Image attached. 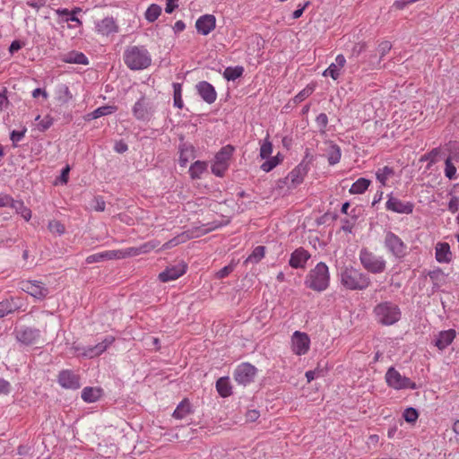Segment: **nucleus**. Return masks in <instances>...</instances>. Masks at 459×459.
Returning <instances> with one entry per match:
<instances>
[{
    "mask_svg": "<svg viewBox=\"0 0 459 459\" xmlns=\"http://www.w3.org/2000/svg\"><path fill=\"white\" fill-rule=\"evenodd\" d=\"M341 284L350 290H363L371 284L370 278L360 270L346 266L340 273Z\"/></svg>",
    "mask_w": 459,
    "mask_h": 459,
    "instance_id": "obj_1",
    "label": "nucleus"
},
{
    "mask_svg": "<svg viewBox=\"0 0 459 459\" xmlns=\"http://www.w3.org/2000/svg\"><path fill=\"white\" fill-rule=\"evenodd\" d=\"M123 59L131 70H143L152 64L149 51L143 46H130L125 50Z\"/></svg>",
    "mask_w": 459,
    "mask_h": 459,
    "instance_id": "obj_2",
    "label": "nucleus"
},
{
    "mask_svg": "<svg viewBox=\"0 0 459 459\" xmlns=\"http://www.w3.org/2000/svg\"><path fill=\"white\" fill-rule=\"evenodd\" d=\"M330 283V273L328 266L323 263H318L313 269H311L305 279V285L315 290L324 291Z\"/></svg>",
    "mask_w": 459,
    "mask_h": 459,
    "instance_id": "obj_3",
    "label": "nucleus"
},
{
    "mask_svg": "<svg viewBox=\"0 0 459 459\" xmlns=\"http://www.w3.org/2000/svg\"><path fill=\"white\" fill-rule=\"evenodd\" d=\"M373 314L376 321L382 325H392L401 318L399 307L391 301H382L376 305Z\"/></svg>",
    "mask_w": 459,
    "mask_h": 459,
    "instance_id": "obj_4",
    "label": "nucleus"
},
{
    "mask_svg": "<svg viewBox=\"0 0 459 459\" xmlns=\"http://www.w3.org/2000/svg\"><path fill=\"white\" fill-rule=\"evenodd\" d=\"M221 225H222L221 223L212 221V222H208V223L203 224L201 227H195V228L192 229L191 230L183 232L182 234L169 240L162 246V248L163 249L170 248V247H176L181 243H184L190 238H199L201 236H204V235L220 228Z\"/></svg>",
    "mask_w": 459,
    "mask_h": 459,
    "instance_id": "obj_5",
    "label": "nucleus"
},
{
    "mask_svg": "<svg viewBox=\"0 0 459 459\" xmlns=\"http://www.w3.org/2000/svg\"><path fill=\"white\" fill-rule=\"evenodd\" d=\"M359 256L363 268L368 273L379 274L384 273L386 269L385 259L368 248H362Z\"/></svg>",
    "mask_w": 459,
    "mask_h": 459,
    "instance_id": "obj_6",
    "label": "nucleus"
},
{
    "mask_svg": "<svg viewBox=\"0 0 459 459\" xmlns=\"http://www.w3.org/2000/svg\"><path fill=\"white\" fill-rule=\"evenodd\" d=\"M385 380L386 385L394 390H415L418 388L415 382L411 380L409 377L403 376L394 367H391L387 369L385 375Z\"/></svg>",
    "mask_w": 459,
    "mask_h": 459,
    "instance_id": "obj_7",
    "label": "nucleus"
},
{
    "mask_svg": "<svg viewBox=\"0 0 459 459\" xmlns=\"http://www.w3.org/2000/svg\"><path fill=\"white\" fill-rule=\"evenodd\" d=\"M113 337H107L101 342L94 345V346H82L79 344L74 343L72 346V350L74 353L77 356H82L83 358L92 359L103 353L107 348L113 342Z\"/></svg>",
    "mask_w": 459,
    "mask_h": 459,
    "instance_id": "obj_8",
    "label": "nucleus"
},
{
    "mask_svg": "<svg viewBox=\"0 0 459 459\" xmlns=\"http://www.w3.org/2000/svg\"><path fill=\"white\" fill-rule=\"evenodd\" d=\"M234 147L226 145L215 155V160L212 166V172L217 177H223L229 169V161L233 154Z\"/></svg>",
    "mask_w": 459,
    "mask_h": 459,
    "instance_id": "obj_9",
    "label": "nucleus"
},
{
    "mask_svg": "<svg viewBox=\"0 0 459 459\" xmlns=\"http://www.w3.org/2000/svg\"><path fill=\"white\" fill-rule=\"evenodd\" d=\"M307 172V165L301 162L296 166L283 180L278 182V186L282 188L286 186L288 189H294L303 182Z\"/></svg>",
    "mask_w": 459,
    "mask_h": 459,
    "instance_id": "obj_10",
    "label": "nucleus"
},
{
    "mask_svg": "<svg viewBox=\"0 0 459 459\" xmlns=\"http://www.w3.org/2000/svg\"><path fill=\"white\" fill-rule=\"evenodd\" d=\"M310 337L301 331H295L290 337V350L297 356L306 355L310 350Z\"/></svg>",
    "mask_w": 459,
    "mask_h": 459,
    "instance_id": "obj_11",
    "label": "nucleus"
},
{
    "mask_svg": "<svg viewBox=\"0 0 459 459\" xmlns=\"http://www.w3.org/2000/svg\"><path fill=\"white\" fill-rule=\"evenodd\" d=\"M385 248L395 257L402 258L406 255L407 247L394 233L388 231L385 236Z\"/></svg>",
    "mask_w": 459,
    "mask_h": 459,
    "instance_id": "obj_12",
    "label": "nucleus"
},
{
    "mask_svg": "<svg viewBox=\"0 0 459 459\" xmlns=\"http://www.w3.org/2000/svg\"><path fill=\"white\" fill-rule=\"evenodd\" d=\"M257 369L250 363L243 362L239 364L234 371V379L239 385H247L254 381Z\"/></svg>",
    "mask_w": 459,
    "mask_h": 459,
    "instance_id": "obj_13",
    "label": "nucleus"
},
{
    "mask_svg": "<svg viewBox=\"0 0 459 459\" xmlns=\"http://www.w3.org/2000/svg\"><path fill=\"white\" fill-rule=\"evenodd\" d=\"M57 382L65 389L76 390L81 386L79 376L69 369L59 372Z\"/></svg>",
    "mask_w": 459,
    "mask_h": 459,
    "instance_id": "obj_14",
    "label": "nucleus"
},
{
    "mask_svg": "<svg viewBox=\"0 0 459 459\" xmlns=\"http://www.w3.org/2000/svg\"><path fill=\"white\" fill-rule=\"evenodd\" d=\"M22 289L37 299H43L48 294V290L39 281H27L22 282Z\"/></svg>",
    "mask_w": 459,
    "mask_h": 459,
    "instance_id": "obj_15",
    "label": "nucleus"
},
{
    "mask_svg": "<svg viewBox=\"0 0 459 459\" xmlns=\"http://www.w3.org/2000/svg\"><path fill=\"white\" fill-rule=\"evenodd\" d=\"M385 208L387 211L394 212L411 214L413 212L414 205L411 202H403L396 197L389 195L385 204Z\"/></svg>",
    "mask_w": 459,
    "mask_h": 459,
    "instance_id": "obj_16",
    "label": "nucleus"
},
{
    "mask_svg": "<svg viewBox=\"0 0 459 459\" xmlns=\"http://www.w3.org/2000/svg\"><path fill=\"white\" fill-rule=\"evenodd\" d=\"M16 338L26 345L36 344L40 338V332L35 328L23 327L16 331Z\"/></svg>",
    "mask_w": 459,
    "mask_h": 459,
    "instance_id": "obj_17",
    "label": "nucleus"
},
{
    "mask_svg": "<svg viewBox=\"0 0 459 459\" xmlns=\"http://www.w3.org/2000/svg\"><path fill=\"white\" fill-rule=\"evenodd\" d=\"M346 59L343 55L340 54L335 57L333 63H332L327 69L323 72V76H330L333 80L336 81L342 74V71L345 66Z\"/></svg>",
    "mask_w": 459,
    "mask_h": 459,
    "instance_id": "obj_18",
    "label": "nucleus"
},
{
    "mask_svg": "<svg viewBox=\"0 0 459 459\" xmlns=\"http://www.w3.org/2000/svg\"><path fill=\"white\" fill-rule=\"evenodd\" d=\"M216 26V19L212 14H204L199 17L195 22L198 33L208 35Z\"/></svg>",
    "mask_w": 459,
    "mask_h": 459,
    "instance_id": "obj_19",
    "label": "nucleus"
},
{
    "mask_svg": "<svg viewBox=\"0 0 459 459\" xmlns=\"http://www.w3.org/2000/svg\"><path fill=\"white\" fill-rule=\"evenodd\" d=\"M310 258V254L304 248L299 247L292 252L289 261L292 268H304L307 260Z\"/></svg>",
    "mask_w": 459,
    "mask_h": 459,
    "instance_id": "obj_20",
    "label": "nucleus"
},
{
    "mask_svg": "<svg viewBox=\"0 0 459 459\" xmlns=\"http://www.w3.org/2000/svg\"><path fill=\"white\" fill-rule=\"evenodd\" d=\"M196 89L201 98L208 104H212L216 100L217 93L211 83L205 81L200 82L196 85Z\"/></svg>",
    "mask_w": 459,
    "mask_h": 459,
    "instance_id": "obj_21",
    "label": "nucleus"
},
{
    "mask_svg": "<svg viewBox=\"0 0 459 459\" xmlns=\"http://www.w3.org/2000/svg\"><path fill=\"white\" fill-rule=\"evenodd\" d=\"M186 273V265L178 264L171 267H168L166 270L161 272L159 274V279L162 282H168L170 281H175L182 276Z\"/></svg>",
    "mask_w": 459,
    "mask_h": 459,
    "instance_id": "obj_22",
    "label": "nucleus"
},
{
    "mask_svg": "<svg viewBox=\"0 0 459 459\" xmlns=\"http://www.w3.org/2000/svg\"><path fill=\"white\" fill-rule=\"evenodd\" d=\"M456 337V332L454 329L441 331L436 336L435 346L443 351L448 347Z\"/></svg>",
    "mask_w": 459,
    "mask_h": 459,
    "instance_id": "obj_23",
    "label": "nucleus"
},
{
    "mask_svg": "<svg viewBox=\"0 0 459 459\" xmlns=\"http://www.w3.org/2000/svg\"><path fill=\"white\" fill-rule=\"evenodd\" d=\"M435 257L438 263L448 264L452 260L450 246L446 242H438L435 247Z\"/></svg>",
    "mask_w": 459,
    "mask_h": 459,
    "instance_id": "obj_24",
    "label": "nucleus"
},
{
    "mask_svg": "<svg viewBox=\"0 0 459 459\" xmlns=\"http://www.w3.org/2000/svg\"><path fill=\"white\" fill-rule=\"evenodd\" d=\"M151 106L149 102L142 98L134 106V114L138 119H146L151 114Z\"/></svg>",
    "mask_w": 459,
    "mask_h": 459,
    "instance_id": "obj_25",
    "label": "nucleus"
},
{
    "mask_svg": "<svg viewBox=\"0 0 459 459\" xmlns=\"http://www.w3.org/2000/svg\"><path fill=\"white\" fill-rule=\"evenodd\" d=\"M61 60L67 64L88 65L89 60L82 52L70 51L61 56Z\"/></svg>",
    "mask_w": 459,
    "mask_h": 459,
    "instance_id": "obj_26",
    "label": "nucleus"
},
{
    "mask_svg": "<svg viewBox=\"0 0 459 459\" xmlns=\"http://www.w3.org/2000/svg\"><path fill=\"white\" fill-rule=\"evenodd\" d=\"M394 176V169L389 166L379 168L376 172V178L382 186L387 185V181Z\"/></svg>",
    "mask_w": 459,
    "mask_h": 459,
    "instance_id": "obj_27",
    "label": "nucleus"
},
{
    "mask_svg": "<svg viewBox=\"0 0 459 459\" xmlns=\"http://www.w3.org/2000/svg\"><path fill=\"white\" fill-rule=\"evenodd\" d=\"M101 396V390L97 387H84L82 391V399L86 403H94Z\"/></svg>",
    "mask_w": 459,
    "mask_h": 459,
    "instance_id": "obj_28",
    "label": "nucleus"
},
{
    "mask_svg": "<svg viewBox=\"0 0 459 459\" xmlns=\"http://www.w3.org/2000/svg\"><path fill=\"white\" fill-rule=\"evenodd\" d=\"M370 184L371 181L369 179L359 178L351 185L349 192L351 195H361L368 188Z\"/></svg>",
    "mask_w": 459,
    "mask_h": 459,
    "instance_id": "obj_29",
    "label": "nucleus"
},
{
    "mask_svg": "<svg viewBox=\"0 0 459 459\" xmlns=\"http://www.w3.org/2000/svg\"><path fill=\"white\" fill-rule=\"evenodd\" d=\"M97 31L102 35H108L115 30L113 18H105L96 24Z\"/></svg>",
    "mask_w": 459,
    "mask_h": 459,
    "instance_id": "obj_30",
    "label": "nucleus"
},
{
    "mask_svg": "<svg viewBox=\"0 0 459 459\" xmlns=\"http://www.w3.org/2000/svg\"><path fill=\"white\" fill-rule=\"evenodd\" d=\"M191 413V405L188 400L184 399L177 406L173 412V417L178 420H182Z\"/></svg>",
    "mask_w": 459,
    "mask_h": 459,
    "instance_id": "obj_31",
    "label": "nucleus"
},
{
    "mask_svg": "<svg viewBox=\"0 0 459 459\" xmlns=\"http://www.w3.org/2000/svg\"><path fill=\"white\" fill-rule=\"evenodd\" d=\"M327 160L330 165L337 164L342 157L341 149L338 145L330 143L327 148Z\"/></svg>",
    "mask_w": 459,
    "mask_h": 459,
    "instance_id": "obj_32",
    "label": "nucleus"
},
{
    "mask_svg": "<svg viewBox=\"0 0 459 459\" xmlns=\"http://www.w3.org/2000/svg\"><path fill=\"white\" fill-rule=\"evenodd\" d=\"M207 163L205 161L197 160L194 162L189 168V174L193 179H197L202 177V175L207 169Z\"/></svg>",
    "mask_w": 459,
    "mask_h": 459,
    "instance_id": "obj_33",
    "label": "nucleus"
},
{
    "mask_svg": "<svg viewBox=\"0 0 459 459\" xmlns=\"http://www.w3.org/2000/svg\"><path fill=\"white\" fill-rule=\"evenodd\" d=\"M73 99V94L65 84H60L56 88V100L62 104L68 103Z\"/></svg>",
    "mask_w": 459,
    "mask_h": 459,
    "instance_id": "obj_34",
    "label": "nucleus"
},
{
    "mask_svg": "<svg viewBox=\"0 0 459 459\" xmlns=\"http://www.w3.org/2000/svg\"><path fill=\"white\" fill-rule=\"evenodd\" d=\"M216 389L221 396L228 397L232 394L229 377H221L216 382Z\"/></svg>",
    "mask_w": 459,
    "mask_h": 459,
    "instance_id": "obj_35",
    "label": "nucleus"
},
{
    "mask_svg": "<svg viewBox=\"0 0 459 459\" xmlns=\"http://www.w3.org/2000/svg\"><path fill=\"white\" fill-rule=\"evenodd\" d=\"M11 208L14 209L15 212L20 214L26 221H29L31 218V211L24 205L22 201H13Z\"/></svg>",
    "mask_w": 459,
    "mask_h": 459,
    "instance_id": "obj_36",
    "label": "nucleus"
},
{
    "mask_svg": "<svg viewBox=\"0 0 459 459\" xmlns=\"http://www.w3.org/2000/svg\"><path fill=\"white\" fill-rule=\"evenodd\" d=\"M115 256L114 251H104L96 253L86 257L87 264L99 263L104 260H110Z\"/></svg>",
    "mask_w": 459,
    "mask_h": 459,
    "instance_id": "obj_37",
    "label": "nucleus"
},
{
    "mask_svg": "<svg viewBox=\"0 0 459 459\" xmlns=\"http://www.w3.org/2000/svg\"><path fill=\"white\" fill-rule=\"evenodd\" d=\"M282 156L278 153L277 155L266 159V160L261 165V169L264 172H270L273 170L277 165H279L282 161Z\"/></svg>",
    "mask_w": 459,
    "mask_h": 459,
    "instance_id": "obj_38",
    "label": "nucleus"
},
{
    "mask_svg": "<svg viewBox=\"0 0 459 459\" xmlns=\"http://www.w3.org/2000/svg\"><path fill=\"white\" fill-rule=\"evenodd\" d=\"M244 68L242 66L227 67L223 72V77L228 81H235L242 76Z\"/></svg>",
    "mask_w": 459,
    "mask_h": 459,
    "instance_id": "obj_39",
    "label": "nucleus"
},
{
    "mask_svg": "<svg viewBox=\"0 0 459 459\" xmlns=\"http://www.w3.org/2000/svg\"><path fill=\"white\" fill-rule=\"evenodd\" d=\"M160 13L161 7L156 4H152L147 8L144 17L148 22H153L159 18Z\"/></svg>",
    "mask_w": 459,
    "mask_h": 459,
    "instance_id": "obj_40",
    "label": "nucleus"
},
{
    "mask_svg": "<svg viewBox=\"0 0 459 459\" xmlns=\"http://www.w3.org/2000/svg\"><path fill=\"white\" fill-rule=\"evenodd\" d=\"M173 100H174V106L178 108L181 109L184 107V102L182 99V84L178 82L173 83Z\"/></svg>",
    "mask_w": 459,
    "mask_h": 459,
    "instance_id": "obj_41",
    "label": "nucleus"
},
{
    "mask_svg": "<svg viewBox=\"0 0 459 459\" xmlns=\"http://www.w3.org/2000/svg\"><path fill=\"white\" fill-rule=\"evenodd\" d=\"M273 153V143L269 140V135L264 138L263 141L261 146H260V153L259 156L261 159L265 160L270 158L271 154Z\"/></svg>",
    "mask_w": 459,
    "mask_h": 459,
    "instance_id": "obj_42",
    "label": "nucleus"
},
{
    "mask_svg": "<svg viewBox=\"0 0 459 459\" xmlns=\"http://www.w3.org/2000/svg\"><path fill=\"white\" fill-rule=\"evenodd\" d=\"M48 229L52 234L57 236H62L65 232V225L61 221L56 220L49 221L48 224Z\"/></svg>",
    "mask_w": 459,
    "mask_h": 459,
    "instance_id": "obj_43",
    "label": "nucleus"
},
{
    "mask_svg": "<svg viewBox=\"0 0 459 459\" xmlns=\"http://www.w3.org/2000/svg\"><path fill=\"white\" fill-rule=\"evenodd\" d=\"M264 247L258 246L253 250L252 254L247 257V261L251 263H257L264 256Z\"/></svg>",
    "mask_w": 459,
    "mask_h": 459,
    "instance_id": "obj_44",
    "label": "nucleus"
},
{
    "mask_svg": "<svg viewBox=\"0 0 459 459\" xmlns=\"http://www.w3.org/2000/svg\"><path fill=\"white\" fill-rule=\"evenodd\" d=\"M404 420L408 423H415L419 418L418 411L412 407H409L404 410L403 413Z\"/></svg>",
    "mask_w": 459,
    "mask_h": 459,
    "instance_id": "obj_45",
    "label": "nucleus"
},
{
    "mask_svg": "<svg viewBox=\"0 0 459 459\" xmlns=\"http://www.w3.org/2000/svg\"><path fill=\"white\" fill-rule=\"evenodd\" d=\"M35 120L39 121L37 126L41 132L48 130L53 125V118L49 116H46L45 117L41 118L39 115L36 117Z\"/></svg>",
    "mask_w": 459,
    "mask_h": 459,
    "instance_id": "obj_46",
    "label": "nucleus"
},
{
    "mask_svg": "<svg viewBox=\"0 0 459 459\" xmlns=\"http://www.w3.org/2000/svg\"><path fill=\"white\" fill-rule=\"evenodd\" d=\"M315 90V86L313 85H307L306 88H304L300 92H299L295 96V101L296 102H301L304 100H306L307 97H309Z\"/></svg>",
    "mask_w": 459,
    "mask_h": 459,
    "instance_id": "obj_47",
    "label": "nucleus"
},
{
    "mask_svg": "<svg viewBox=\"0 0 459 459\" xmlns=\"http://www.w3.org/2000/svg\"><path fill=\"white\" fill-rule=\"evenodd\" d=\"M445 175L449 179H454L456 174V168L453 164L451 158H447L445 162Z\"/></svg>",
    "mask_w": 459,
    "mask_h": 459,
    "instance_id": "obj_48",
    "label": "nucleus"
},
{
    "mask_svg": "<svg viewBox=\"0 0 459 459\" xmlns=\"http://www.w3.org/2000/svg\"><path fill=\"white\" fill-rule=\"evenodd\" d=\"M14 310L13 306L8 299L0 301V318L12 313Z\"/></svg>",
    "mask_w": 459,
    "mask_h": 459,
    "instance_id": "obj_49",
    "label": "nucleus"
},
{
    "mask_svg": "<svg viewBox=\"0 0 459 459\" xmlns=\"http://www.w3.org/2000/svg\"><path fill=\"white\" fill-rule=\"evenodd\" d=\"M112 107H109V106H103V107H100V108H98L97 109H95L93 112H92V117L93 118H98V117H100L102 116H105V115H108V114H111L112 113Z\"/></svg>",
    "mask_w": 459,
    "mask_h": 459,
    "instance_id": "obj_50",
    "label": "nucleus"
},
{
    "mask_svg": "<svg viewBox=\"0 0 459 459\" xmlns=\"http://www.w3.org/2000/svg\"><path fill=\"white\" fill-rule=\"evenodd\" d=\"M26 133V129H22L21 131L13 130L10 134V139L13 142V146H16L17 143L22 140Z\"/></svg>",
    "mask_w": 459,
    "mask_h": 459,
    "instance_id": "obj_51",
    "label": "nucleus"
},
{
    "mask_svg": "<svg viewBox=\"0 0 459 459\" xmlns=\"http://www.w3.org/2000/svg\"><path fill=\"white\" fill-rule=\"evenodd\" d=\"M392 48V44L389 41H383L377 47V52L380 55V59L384 57Z\"/></svg>",
    "mask_w": 459,
    "mask_h": 459,
    "instance_id": "obj_52",
    "label": "nucleus"
},
{
    "mask_svg": "<svg viewBox=\"0 0 459 459\" xmlns=\"http://www.w3.org/2000/svg\"><path fill=\"white\" fill-rule=\"evenodd\" d=\"M80 12H82V9L80 7H75L72 11H69L66 8H59L56 11V13L58 16H64V15H69V14H74L76 16V14L79 13Z\"/></svg>",
    "mask_w": 459,
    "mask_h": 459,
    "instance_id": "obj_53",
    "label": "nucleus"
},
{
    "mask_svg": "<svg viewBox=\"0 0 459 459\" xmlns=\"http://www.w3.org/2000/svg\"><path fill=\"white\" fill-rule=\"evenodd\" d=\"M13 197L7 194H0V207H11L13 204Z\"/></svg>",
    "mask_w": 459,
    "mask_h": 459,
    "instance_id": "obj_54",
    "label": "nucleus"
},
{
    "mask_svg": "<svg viewBox=\"0 0 459 459\" xmlns=\"http://www.w3.org/2000/svg\"><path fill=\"white\" fill-rule=\"evenodd\" d=\"M160 245V242L157 241V240H152V241H149L145 244H143L142 247H141V249H142V252L143 253H147V252H150L151 250L158 247Z\"/></svg>",
    "mask_w": 459,
    "mask_h": 459,
    "instance_id": "obj_55",
    "label": "nucleus"
},
{
    "mask_svg": "<svg viewBox=\"0 0 459 459\" xmlns=\"http://www.w3.org/2000/svg\"><path fill=\"white\" fill-rule=\"evenodd\" d=\"M232 271H233L232 265H230V264L226 265L217 272L216 277L218 279H223V278L227 277Z\"/></svg>",
    "mask_w": 459,
    "mask_h": 459,
    "instance_id": "obj_56",
    "label": "nucleus"
},
{
    "mask_svg": "<svg viewBox=\"0 0 459 459\" xmlns=\"http://www.w3.org/2000/svg\"><path fill=\"white\" fill-rule=\"evenodd\" d=\"M260 413L257 410H249L246 413V420L248 422H255L259 418Z\"/></svg>",
    "mask_w": 459,
    "mask_h": 459,
    "instance_id": "obj_57",
    "label": "nucleus"
},
{
    "mask_svg": "<svg viewBox=\"0 0 459 459\" xmlns=\"http://www.w3.org/2000/svg\"><path fill=\"white\" fill-rule=\"evenodd\" d=\"M448 210L455 213L459 210V198L456 196H454L450 199L448 203Z\"/></svg>",
    "mask_w": 459,
    "mask_h": 459,
    "instance_id": "obj_58",
    "label": "nucleus"
},
{
    "mask_svg": "<svg viewBox=\"0 0 459 459\" xmlns=\"http://www.w3.org/2000/svg\"><path fill=\"white\" fill-rule=\"evenodd\" d=\"M309 4H310L309 1H307L302 6H300V4H299V8L297 10H295L292 13L293 19H299V17H301L304 11L306 10L307 7L309 6Z\"/></svg>",
    "mask_w": 459,
    "mask_h": 459,
    "instance_id": "obj_59",
    "label": "nucleus"
},
{
    "mask_svg": "<svg viewBox=\"0 0 459 459\" xmlns=\"http://www.w3.org/2000/svg\"><path fill=\"white\" fill-rule=\"evenodd\" d=\"M27 5L35 9V10H39L41 7H43L45 5V1L44 0H29L27 1Z\"/></svg>",
    "mask_w": 459,
    "mask_h": 459,
    "instance_id": "obj_60",
    "label": "nucleus"
},
{
    "mask_svg": "<svg viewBox=\"0 0 459 459\" xmlns=\"http://www.w3.org/2000/svg\"><path fill=\"white\" fill-rule=\"evenodd\" d=\"M366 48V45L364 43H357L353 46L351 54L352 56H359Z\"/></svg>",
    "mask_w": 459,
    "mask_h": 459,
    "instance_id": "obj_61",
    "label": "nucleus"
},
{
    "mask_svg": "<svg viewBox=\"0 0 459 459\" xmlns=\"http://www.w3.org/2000/svg\"><path fill=\"white\" fill-rule=\"evenodd\" d=\"M178 0H167L165 11L167 13H172L174 10L178 7Z\"/></svg>",
    "mask_w": 459,
    "mask_h": 459,
    "instance_id": "obj_62",
    "label": "nucleus"
},
{
    "mask_svg": "<svg viewBox=\"0 0 459 459\" xmlns=\"http://www.w3.org/2000/svg\"><path fill=\"white\" fill-rule=\"evenodd\" d=\"M10 392V384L8 381L0 378V394H6Z\"/></svg>",
    "mask_w": 459,
    "mask_h": 459,
    "instance_id": "obj_63",
    "label": "nucleus"
},
{
    "mask_svg": "<svg viewBox=\"0 0 459 459\" xmlns=\"http://www.w3.org/2000/svg\"><path fill=\"white\" fill-rule=\"evenodd\" d=\"M33 98H38L39 96H42L44 100H47L48 98V93L46 91V90L37 88L32 91L31 93Z\"/></svg>",
    "mask_w": 459,
    "mask_h": 459,
    "instance_id": "obj_64",
    "label": "nucleus"
}]
</instances>
